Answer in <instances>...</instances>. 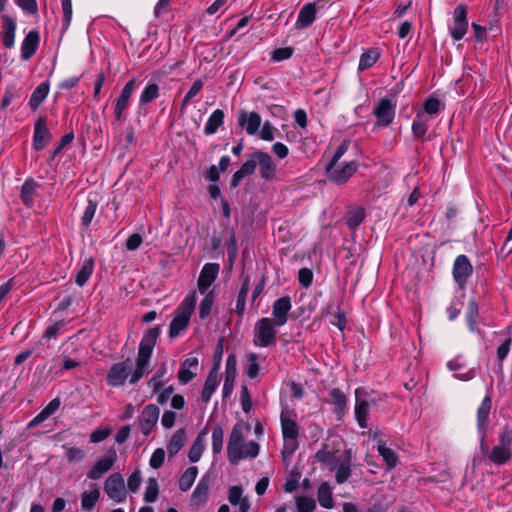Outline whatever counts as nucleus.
Wrapping results in <instances>:
<instances>
[{
	"label": "nucleus",
	"instance_id": "f257e3e1",
	"mask_svg": "<svg viewBox=\"0 0 512 512\" xmlns=\"http://www.w3.org/2000/svg\"><path fill=\"white\" fill-rule=\"evenodd\" d=\"M160 331V327H153L144 334L139 344L136 367L133 371L129 359L111 366L106 377L108 386L121 387L127 379L133 385L150 372V359Z\"/></svg>",
	"mask_w": 512,
	"mask_h": 512
},
{
	"label": "nucleus",
	"instance_id": "f03ea898",
	"mask_svg": "<svg viewBox=\"0 0 512 512\" xmlns=\"http://www.w3.org/2000/svg\"><path fill=\"white\" fill-rule=\"evenodd\" d=\"M249 431L250 426L243 422L233 426L227 444V456L232 464H237L242 459L256 458L258 456L259 444L253 440L247 443L244 442L245 434Z\"/></svg>",
	"mask_w": 512,
	"mask_h": 512
},
{
	"label": "nucleus",
	"instance_id": "7ed1b4c3",
	"mask_svg": "<svg viewBox=\"0 0 512 512\" xmlns=\"http://www.w3.org/2000/svg\"><path fill=\"white\" fill-rule=\"evenodd\" d=\"M280 420L284 442L281 456L288 465L293 454L298 449L299 427L296 422V416L291 412H282Z\"/></svg>",
	"mask_w": 512,
	"mask_h": 512
},
{
	"label": "nucleus",
	"instance_id": "20e7f679",
	"mask_svg": "<svg viewBox=\"0 0 512 512\" xmlns=\"http://www.w3.org/2000/svg\"><path fill=\"white\" fill-rule=\"evenodd\" d=\"M197 302L196 291L191 292L182 300L174 311L173 319L169 326V336L177 337L189 325Z\"/></svg>",
	"mask_w": 512,
	"mask_h": 512
},
{
	"label": "nucleus",
	"instance_id": "39448f33",
	"mask_svg": "<svg viewBox=\"0 0 512 512\" xmlns=\"http://www.w3.org/2000/svg\"><path fill=\"white\" fill-rule=\"evenodd\" d=\"M278 324L269 317L257 320L253 330V344L256 347L268 348L277 344Z\"/></svg>",
	"mask_w": 512,
	"mask_h": 512
},
{
	"label": "nucleus",
	"instance_id": "423d86ee",
	"mask_svg": "<svg viewBox=\"0 0 512 512\" xmlns=\"http://www.w3.org/2000/svg\"><path fill=\"white\" fill-rule=\"evenodd\" d=\"M499 443L495 445L489 452V460L496 465H504L508 463L512 457V430L505 427L499 433Z\"/></svg>",
	"mask_w": 512,
	"mask_h": 512
},
{
	"label": "nucleus",
	"instance_id": "0eeeda50",
	"mask_svg": "<svg viewBox=\"0 0 512 512\" xmlns=\"http://www.w3.org/2000/svg\"><path fill=\"white\" fill-rule=\"evenodd\" d=\"M468 11L465 5H458L452 12V17L448 21L447 28L454 41H460L468 32Z\"/></svg>",
	"mask_w": 512,
	"mask_h": 512
},
{
	"label": "nucleus",
	"instance_id": "6e6552de",
	"mask_svg": "<svg viewBox=\"0 0 512 512\" xmlns=\"http://www.w3.org/2000/svg\"><path fill=\"white\" fill-rule=\"evenodd\" d=\"M357 170V162H329L326 166L328 179L337 184H345Z\"/></svg>",
	"mask_w": 512,
	"mask_h": 512
},
{
	"label": "nucleus",
	"instance_id": "1a4fd4ad",
	"mask_svg": "<svg viewBox=\"0 0 512 512\" xmlns=\"http://www.w3.org/2000/svg\"><path fill=\"white\" fill-rule=\"evenodd\" d=\"M492 407V399L490 396H485L477 409V431L480 436V449L484 455L489 452V446L486 442L487 437V423L490 410Z\"/></svg>",
	"mask_w": 512,
	"mask_h": 512
},
{
	"label": "nucleus",
	"instance_id": "9d476101",
	"mask_svg": "<svg viewBox=\"0 0 512 512\" xmlns=\"http://www.w3.org/2000/svg\"><path fill=\"white\" fill-rule=\"evenodd\" d=\"M104 491L107 496L116 503L124 502L127 497V492L123 476L120 473L111 474L105 480Z\"/></svg>",
	"mask_w": 512,
	"mask_h": 512
},
{
	"label": "nucleus",
	"instance_id": "9b49d317",
	"mask_svg": "<svg viewBox=\"0 0 512 512\" xmlns=\"http://www.w3.org/2000/svg\"><path fill=\"white\" fill-rule=\"evenodd\" d=\"M352 452L350 449L336 459L329 462V469L335 472V480L338 484L345 483L351 476Z\"/></svg>",
	"mask_w": 512,
	"mask_h": 512
},
{
	"label": "nucleus",
	"instance_id": "f8f14e48",
	"mask_svg": "<svg viewBox=\"0 0 512 512\" xmlns=\"http://www.w3.org/2000/svg\"><path fill=\"white\" fill-rule=\"evenodd\" d=\"M396 103L389 98H381L374 108V115L377 118V127L389 126L395 117Z\"/></svg>",
	"mask_w": 512,
	"mask_h": 512
},
{
	"label": "nucleus",
	"instance_id": "ddd939ff",
	"mask_svg": "<svg viewBox=\"0 0 512 512\" xmlns=\"http://www.w3.org/2000/svg\"><path fill=\"white\" fill-rule=\"evenodd\" d=\"M117 460V453L115 449H110L105 456L99 458L88 470L87 478L91 480L100 479L107 473L115 464Z\"/></svg>",
	"mask_w": 512,
	"mask_h": 512
},
{
	"label": "nucleus",
	"instance_id": "4468645a",
	"mask_svg": "<svg viewBox=\"0 0 512 512\" xmlns=\"http://www.w3.org/2000/svg\"><path fill=\"white\" fill-rule=\"evenodd\" d=\"M473 266L466 255H459L453 263V278L459 288H464L468 278L472 275Z\"/></svg>",
	"mask_w": 512,
	"mask_h": 512
},
{
	"label": "nucleus",
	"instance_id": "2eb2a0df",
	"mask_svg": "<svg viewBox=\"0 0 512 512\" xmlns=\"http://www.w3.org/2000/svg\"><path fill=\"white\" fill-rule=\"evenodd\" d=\"M219 271L220 265L218 263L204 264L197 280V287L201 294H205L210 291L209 288L216 280Z\"/></svg>",
	"mask_w": 512,
	"mask_h": 512
},
{
	"label": "nucleus",
	"instance_id": "dca6fc26",
	"mask_svg": "<svg viewBox=\"0 0 512 512\" xmlns=\"http://www.w3.org/2000/svg\"><path fill=\"white\" fill-rule=\"evenodd\" d=\"M137 88V81L135 78L130 79L121 90L120 95L116 99L115 107H114V116L117 120H121L123 118L124 111L129 106L130 98Z\"/></svg>",
	"mask_w": 512,
	"mask_h": 512
},
{
	"label": "nucleus",
	"instance_id": "f3484780",
	"mask_svg": "<svg viewBox=\"0 0 512 512\" xmlns=\"http://www.w3.org/2000/svg\"><path fill=\"white\" fill-rule=\"evenodd\" d=\"M52 139V134L48 129L46 119L39 117L34 124L33 149L43 150Z\"/></svg>",
	"mask_w": 512,
	"mask_h": 512
},
{
	"label": "nucleus",
	"instance_id": "a211bd4d",
	"mask_svg": "<svg viewBox=\"0 0 512 512\" xmlns=\"http://www.w3.org/2000/svg\"><path fill=\"white\" fill-rule=\"evenodd\" d=\"M292 309L290 296H282L276 299L272 305V321L278 326H284L288 322V315Z\"/></svg>",
	"mask_w": 512,
	"mask_h": 512
},
{
	"label": "nucleus",
	"instance_id": "6ab92c4d",
	"mask_svg": "<svg viewBox=\"0 0 512 512\" xmlns=\"http://www.w3.org/2000/svg\"><path fill=\"white\" fill-rule=\"evenodd\" d=\"M160 410L155 404L146 405L140 416V429L141 432L148 436L157 424L159 419Z\"/></svg>",
	"mask_w": 512,
	"mask_h": 512
},
{
	"label": "nucleus",
	"instance_id": "aec40b11",
	"mask_svg": "<svg viewBox=\"0 0 512 512\" xmlns=\"http://www.w3.org/2000/svg\"><path fill=\"white\" fill-rule=\"evenodd\" d=\"M254 157L257 160L261 178L267 181L273 180L276 174V165L272 157L268 153L261 151L254 152Z\"/></svg>",
	"mask_w": 512,
	"mask_h": 512
},
{
	"label": "nucleus",
	"instance_id": "412c9836",
	"mask_svg": "<svg viewBox=\"0 0 512 512\" xmlns=\"http://www.w3.org/2000/svg\"><path fill=\"white\" fill-rule=\"evenodd\" d=\"M199 366L197 357H188L181 362L178 372V380L181 384L185 385L193 380L196 376Z\"/></svg>",
	"mask_w": 512,
	"mask_h": 512
},
{
	"label": "nucleus",
	"instance_id": "4be33fe9",
	"mask_svg": "<svg viewBox=\"0 0 512 512\" xmlns=\"http://www.w3.org/2000/svg\"><path fill=\"white\" fill-rule=\"evenodd\" d=\"M210 489V479L207 476L201 478L196 488L192 492L190 505L199 508L204 505L208 499Z\"/></svg>",
	"mask_w": 512,
	"mask_h": 512
},
{
	"label": "nucleus",
	"instance_id": "5701e85b",
	"mask_svg": "<svg viewBox=\"0 0 512 512\" xmlns=\"http://www.w3.org/2000/svg\"><path fill=\"white\" fill-rule=\"evenodd\" d=\"M236 378V357L231 354L227 357L225 366V379L223 384V396L228 397L234 389V382Z\"/></svg>",
	"mask_w": 512,
	"mask_h": 512
},
{
	"label": "nucleus",
	"instance_id": "b1692460",
	"mask_svg": "<svg viewBox=\"0 0 512 512\" xmlns=\"http://www.w3.org/2000/svg\"><path fill=\"white\" fill-rule=\"evenodd\" d=\"M61 406L60 398L52 399L33 419L27 424L28 429H32L43 423L50 416L55 414Z\"/></svg>",
	"mask_w": 512,
	"mask_h": 512
},
{
	"label": "nucleus",
	"instance_id": "393cba45",
	"mask_svg": "<svg viewBox=\"0 0 512 512\" xmlns=\"http://www.w3.org/2000/svg\"><path fill=\"white\" fill-rule=\"evenodd\" d=\"M316 4L307 3L299 11L295 23L296 29H304L311 26L316 20Z\"/></svg>",
	"mask_w": 512,
	"mask_h": 512
},
{
	"label": "nucleus",
	"instance_id": "a878e982",
	"mask_svg": "<svg viewBox=\"0 0 512 512\" xmlns=\"http://www.w3.org/2000/svg\"><path fill=\"white\" fill-rule=\"evenodd\" d=\"M39 45V33L30 31L21 43V58L29 60L36 52Z\"/></svg>",
	"mask_w": 512,
	"mask_h": 512
},
{
	"label": "nucleus",
	"instance_id": "bb28decb",
	"mask_svg": "<svg viewBox=\"0 0 512 512\" xmlns=\"http://www.w3.org/2000/svg\"><path fill=\"white\" fill-rule=\"evenodd\" d=\"M38 188L39 184L34 179L28 178L24 181L21 187L20 198L26 207L31 208L34 205Z\"/></svg>",
	"mask_w": 512,
	"mask_h": 512
},
{
	"label": "nucleus",
	"instance_id": "cd10ccee",
	"mask_svg": "<svg viewBox=\"0 0 512 512\" xmlns=\"http://www.w3.org/2000/svg\"><path fill=\"white\" fill-rule=\"evenodd\" d=\"M238 123L245 127V130L249 135H254L258 132L261 125V117L256 112H243L239 116Z\"/></svg>",
	"mask_w": 512,
	"mask_h": 512
},
{
	"label": "nucleus",
	"instance_id": "c85d7f7f",
	"mask_svg": "<svg viewBox=\"0 0 512 512\" xmlns=\"http://www.w3.org/2000/svg\"><path fill=\"white\" fill-rule=\"evenodd\" d=\"M330 403L333 405V412L341 417L347 407V396L339 388H333L329 391Z\"/></svg>",
	"mask_w": 512,
	"mask_h": 512
},
{
	"label": "nucleus",
	"instance_id": "c756f323",
	"mask_svg": "<svg viewBox=\"0 0 512 512\" xmlns=\"http://www.w3.org/2000/svg\"><path fill=\"white\" fill-rule=\"evenodd\" d=\"M95 261L92 257L86 258L80 264L79 269L77 270L75 276V283L79 287H83L87 281L90 279L93 271H94Z\"/></svg>",
	"mask_w": 512,
	"mask_h": 512
},
{
	"label": "nucleus",
	"instance_id": "7c9ffc66",
	"mask_svg": "<svg viewBox=\"0 0 512 512\" xmlns=\"http://www.w3.org/2000/svg\"><path fill=\"white\" fill-rule=\"evenodd\" d=\"M217 367H214L208 374L201 393V400L207 404L218 387Z\"/></svg>",
	"mask_w": 512,
	"mask_h": 512
},
{
	"label": "nucleus",
	"instance_id": "2f4dec72",
	"mask_svg": "<svg viewBox=\"0 0 512 512\" xmlns=\"http://www.w3.org/2000/svg\"><path fill=\"white\" fill-rule=\"evenodd\" d=\"M429 117L423 112H418L412 122L411 130L415 138L424 140L429 129Z\"/></svg>",
	"mask_w": 512,
	"mask_h": 512
},
{
	"label": "nucleus",
	"instance_id": "473e14b6",
	"mask_svg": "<svg viewBox=\"0 0 512 512\" xmlns=\"http://www.w3.org/2000/svg\"><path fill=\"white\" fill-rule=\"evenodd\" d=\"M50 90L49 82L45 81L39 84L35 90L32 92L30 99H29V107L36 111L40 105L43 103V101L48 96Z\"/></svg>",
	"mask_w": 512,
	"mask_h": 512
},
{
	"label": "nucleus",
	"instance_id": "72a5a7b5",
	"mask_svg": "<svg viewBox=\"0 0 512 512\" xmlns=\"http://www.w3.org/2000/svg\"><path fill=\"white\" fill-rule=\"evenodd\" d=\"M380 58V51L378 48H370L360 55L358 72H363L371 68Z\"/></svg>",
	"mask_w": 512,
	"mask_h": 512
},
{
	"label": "nucleus",
	"instance_id": "f704fd0d",
	"mask_svg": "<svg viewBox=\"0 0 512 512\" xmlns=\"http://www.w3.org/2000/svg\"><path fill=\"white\" fill-rule=\"evenodd\" d=\"M16 23L9 17H4L3 31L1 34L3 45L10 49L15 43Z\"/></svg>",
	"mask_w": 512,
	"mask_h": 512
},
{
	"label": "nucleus",
	"instance_id": "c9c22d12",
	"mask_svg": "<svg viewBox=\"0 0 512 512\" xmlns=\"http://www.w3.org/2000/svg\"><path fill=\"white\" fill-rule=\"evenodd\" d=\"M159 91V85L156 82L150 80L140 94L139 106H145L156 100L160 95Z\"/></svg>",
	"mask_w": 512,
	"mask_h": 512
},
{
	"label": "nucleus",
	"instance_id": "e433bc0d",
	"mask_svg": "<svg viewBox=\"0 0 512 512\" xmlns=\"http://www.w3.org/2000/svg\"><path fill=\"white\" fill-rule=\"evenodd\" d=\"M369 408L370 405L368 401L364 399L356 398V404H355V418L358 423V425L361 428H367L368 427V418H369Z\"/></svg>",
	"mask_w": 512,
	"mask_h": 512
},
{
	"label": "nucleus",
	"instance_id": "4c0bfd02",
	"mask_svg": "<svg viewBox=\"0 0 512 512\" xmlns=\"http://www.w3.org/2000/svg\"><path fill=\"white\" fill-rule=\"evenodd\" d=\"M224 117V112L221 109L213 111L204 126V134L212 135L216 133L218 128L223 125Z\"/></svg>",
	"mask_w": 512,
	"mask_h": 512
},
{
	"label": "nucleus",
	"instance_id": "58836bf2",
	"mask_svg": "<svg viewBox=\"0 0 512 512\" xmlns=\"http://www.w3.org/2000/svg\"><path fill=\"white\" fill-rule=\"evenodd\" d=\"M317 499L321 507L331 509L334 507L332 488L328 482H323L317 491Z\"/></svg>",
	"mask_w": 512,
	"mask_h": 512
},
{
	"label": "nucleus",
	"instance_id": "ea45409f",
	"mask_svg": "<svg viewBox=\"0 0 512 512\" xmlns=\"http://www.w3.org/2000/svg\"><path fill=\"white\" fill-rule=\"evenodd\" d=\"M197 475L198 469L196 466L188 467L179 479V489L183 492L188 491L192 487Z\"/></svg>",
	"mask_w": 512,
	"mask_h": 512
},
{
	"label": "nucleus",
	"instance_id": "a19ab883",
	"mask_svg": "<svg viewBox=\"0 0 512 512\" xmlns=\"http://www.w3.org/2000/svg\"><path fill=\"white\" fill-rule=\"evenodd\" d=\"M205 449V438L204 433L198 434L196 439L194 440L189 452L188 458L191 462H197L200 460L202 453Z\"/></svg>",
	"mask_w": 512,
	"mask_h": 512
},
{
	"label": "nucleus",
	"instance_id": "79ce46f5",
	"mask_svg": "<svg viewBox=\"0 0 512 512\" xmlns=\"http://www.w3.org/2000/svg\"><path fill=\"white\" fill-rule=\"evenodd\" d=\"M445 105L436 97H428L423 104V113L426 116H436L443 111Z\"/></svg>",
	"mask_w": 512,
	"mask_h": 512
},
{
	"label": "nucleus",
	"instance_id": "37998d69",
	"mask_svg": "<svg viewBox=\"0 0 512 512\" xmlns=\"http://www.w3.org/2000/svg\"><path fill=\"white\" fill-rule=\"evenodd\" d=\"M186 440V434L183 429H179L172 436L168 444V452L171 456L176 455L184 446Z\"/></svg>",
	"mask_w": 512,
	"mask_h": 512
},
{
	"label": "nucleus",
	"instance_id": "c03bdc74",
	"mask_svg": "<svg viewBox=\"0 0 512 512\" xmlns=\"http://www.w3.org/2000/svg\"><path fill=\"white\" fill-rule=\"evenodd\" d=\"M378 453L382 456L389 469H392L397 464V457L395 452L386 446L385 442L379 441L377 445Z\"/></svg>",
	"mask_w": 512,
	"mask_h": 512
},
{
	"label": "nucleus",
	"instance_id": "a18cd8bd",
	"mask_svg": "<svg viewBox=\"0 0 512 512\" xmlns=\"http://www.w3.org/2000/svg\"><path fill=\"white\" fill-rule=\"evenodd\" d=\"M364 218V209L362 207H357L347 213L346 224L350 230H355L362 223Z\"/></svg>",
	"mask_w": 512,
	"mask_h": 512
},
{
	"label": "nucleus",
	"instance_id": "49530a36",
	"mask_svg": "<svg viewBox=\"0 0 512 512\" xmlns=\"http://www.w3.org/2000/svg\"><path fill=\"white\" fill-rule=\"evenodd\" d=\"M214 300H215L214 291H209L204 294V298L200 302V306H199V317L201 319H205L211 314Z\"/></svg>",
	"mask_w": 512,
	"mask_h": 512
},
{
	"label": "nucleus",
	"instance_id": "de8ad7c7",
	"mask_svg": "<svg viewBox=\"0 0 512 512\" xmlns=\"http://www.w3.org/2000/svg\"><path fill=\"white\" fill-rule=\"evenodd\" d=\"M100 497V491L98 488H94L90 492H83L81 495V508L82 510H91Z\"/></svg>",
	"mask_w": 512,
	"mask_h": 512
},
{
	"label": "nucleus",
	"instance_id": "09e8293b",
	"mask_svg": "<svg viewBox=\"0 0 512 512\" xmlns=\"http://www.w3.org/2000/svg\"><path fill=\"white\" fill-rule=\"evenodd\" d=\"M159 493V486L156 478H149L147 480V486L144 492V501L147 503H153L157 500Z\"/></svg>",
	"mask_w": 512,
	"mask_h": 512
},
{
	"label": "nucleus",
	"instance_id": "8fccbe9b",
	"mask_svg": "<svg viewBox=\"0 0 512 512\" xmlns=\"http://www.w3.org/2000/svg\"><path fill=\"white\" fill-rule=\"evenodd\" d=\"M296 512H313L316 508L315 500L308 496L295 497Z\"/></svg>",
	"mask_w": 512,
	"mask_h": 512
},
{
	"label": "nucleus",
	"instance_id": "3c124183",
	"mask_svg": "<svg viewBox=\"0 0 512 512\" xmlns=\"http://www.w3.org/2000/svg\"><path fill=\"white\" fill-rule=\"evenodd\" d=\"M96 210H97V202L95 200L88 199L87 206H86L83 216L81 218V224L86 229L90 226V224L95 216Z\"/></svg>",
	"mask_w": 512,
	"mask_h": 512
},
{
	"label": "nucleus",
	"instance_id": "603ef678",
	"mask_svg": "<svg viewBox=\"0 0 512 512\" xmlns=\"http://www.w3.org/2000/svg\"><path fill=\"white\" fill-rule=\"evenodd\" d=\"M224 432L220 425H216L212 430V451L214 454L221 452L223 447Z\"/></svg>",
	"mask_w": 512,
	"mask_h": 512
},
{
	"label": "nucleus",
	"instance_id": "864d4df0",
	"mask_svg": "<svg viewBox=\"0 0 512 512\" xmlns=\"http://www.w3.org/2000/svg\"><path fill=\"white\" fill-rule=\"evenodd\" d=\"M63 449L65 450V457L68 463L79 462L85 458V452L81 448L63 445Z\"/></svg>",
	"mask_w": 512,
	"mask_h": 512
},
{
	"label": "nucleus",
	"instance_id": "5fc2aeb1",
	"mask_svg": "<svg viewBox=\"0 0 512 512\" xmlns=\"http://www.w3.org/2000/svg\"><path fill=\"white\" fill-rule=\"evenodd\" d=\"M64 325L65 322L61 320L48 326L43 334V338L46 340L56 339L60 335Z\"/></svg>",
	"mask_w": 512,
	"mask_h": 512
},
{
	"label": "nucleus",
	"instance_id": "6e6d98bb",
	"mask_svg": "<svg viewBox=\"0 0 512 512\" xmlns=\"http://www.w3.org/2000/svg\"><path fill=\"white\" fill-rule=\"evenodd\" d=\"M63 12V29L66 30L72 21V0H61Z\"/></svg>",
	"mask_w": 512,
	"mask_h": 512
},
{
	"label": "nucleus",
	"instance_id": "4d7b16f0",
	"mask_svg": "<svg viewBox=\"0 0 512 512\" xmlns=\"http://www.w3.org/2000/svg\"><path fill=\"white\" fill-rule=\"evenodd\" d=\"M164 460H165V451H164V449L157 448L156 450H154V452L152 453V455L150 457L149 465L153 469H158V468H160L163 465Z\"/></svg>",
	"mask_w": 512,
	"mask_h": 512
},
{
	"label": "nucleus",
	"instance_id": "13d9d810",
	"mask_svg": "<svg viewBox=\"0 0 512 512\" xmlns=\"http://www.w3.org/2000/svg\"><path fill=\"white\" fill-rule=\"evenodd\" d=\"M111 432H112V430L109 427L97 428L91 433L90 442L91 443H100V442L104 441L105 439H107L110 436Z\"/></svg>",
	"mask_w": 512,
	"mask_h": 512
},
{
	"label": "nucleus",
	"instance_id": "bf43d9fd",
	"mask_svg": "<svg viewBox=\"0 0 512 512\" xmlns=\"http://www.w3.org/2000/svg\"><path fill=\"white\" fill-rule=\"evenodd\" d=\"M507 330L509 334L508 338L497 349V358L500 362H502L507 357L512 344V338L510 336L511 327H508Z\"/></svg>",
	"mask_w": 512,
	"mask_h": 512
},
{
	"label": "nucleus",
	"instance_id": "052dcab7",
	"mask_svg": "<svg viewBox=\"0 0 512 512\" xmlns=\"http://www.w3.org/2000/svg\"><path fill=\"white\" fill-rule=\"evenodd\" d=\"M298 280H299V283L305 287V288H308L311 286L312 282H313V272L311 269L309 268H301L298 272Z\"/></svg>",
	"mask_w": 512,
	"mask_h": 512
},
{
	"label": "nucleus",
	"instance_id": "680f3d73",
	"mask_svg": "<svg viewBox=\"0 0 512 512\" xmlns=\"http://www.w3.org/2000/svg\"><path fill=\"white\" fill-rule=\"evenodd\" d=\"M293 54L291 47L277 48L272 52L271 59L276 62L289 59Z\"/></svg>",
	"mask_w": 512,
	"mask_h": 512
},
{
	"label": "nucleus",
	"instance_id": "e2e57ef3",
	"mask_svg": "<svg viewBox=\"0 0 512 512\" xmlns=\"http://www.w3.org/2000/svg\"><path fill=\"white\" fill-rule=\"evenodd\" d=\"M249 364L246 369V374L249 378H255L259 373V365L257 363V355L255 353H251L248 356Z\"/></svg>",
	"mask_w": 512,
	"mask_h": 512
},
{
	"label": "nucleus",
	"instance_id": "0e129e2a",
	"mask_svg": "<svg viewBox=\"0 0 512 512\" xmlns=\"http://www.w3.org/2000/svg\"><path fill=\"white\" fill-rule=\"evenodd\" d=\"M257 166V160L254 157V153L250 155V158L242 164L239 171L246 177L254 173Z\"/></svg>",
	"mask_w": 512,
	"mask_h": 512
},
{
	"label": "nucleus",
	"instance_id": "69168bd1",
	"mask_svg": "<svg viewBox=\"0 0 512 512\" xmlns=\"http://www.w3.org/2000/svg\"><path fill=\"white\" fill-rule=\"evenodd\" d=\"M141 473L140 471H135L130 475L127 481V487L131 492H136L141 485Z\"/></svg>",
	"mask_w": 512,
	"mask_h": 512
},
{
	"label": "nucleus",
	"instance_id": "338daca9",
	"mask_svg": "<svg viewBox=\"0 0 512 512\" xmlns=\"http://www.w3.org/2000/svg\"><path fill=\"white\" fill-rule=\"evenodd\" d=\"M243 490L240 486H232L229 489L228 500L232 505H238L242 498Z\"/></svg>",
	"mask_w": 512,
	"mask_h": 512
},
{
	"label": "nucleus",
	"instance_id": "774afa93",
	"mask_svg": "<svg viewBox=\"0 0 512 512\" xmlns=\"http://www.w3.org/2000/svg\"><path fill=\"white\" fill-rule=\"evenodd\" d=\"M142 243V237L138 233H134L126 241V249L128 251H135L137 250Z\"/></svg>",
	"mask_w": 512,
	"mask_h": 512
}]
</instances>
